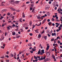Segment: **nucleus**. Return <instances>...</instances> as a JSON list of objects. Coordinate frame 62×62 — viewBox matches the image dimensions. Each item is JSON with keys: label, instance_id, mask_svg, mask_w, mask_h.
Here are the masks:
<instances>
[{"label": "nucleus", "instance_id": "nucleus-1", "mask_svg": "<svg viewBox=\"0 0 62 62\" xmlns=\"http://www.w3.org/2000/svg\"><path fill=\"white\" fill-rule=\"evenodd\" d=\"M50 8V6L49 5H47L46 6L45 9L46 10H48Z\"/></svg>", "mask_w": 62, "mask_h": 62}, {"label": "nucleus", "instance_id": "nucleus-2", "mask_svg": "<svg viewBox=\"0 0 62 62\" xmlns=\"http://www.w3.org/2000/svg\"><path fill=\"white\" fill-rule=\"evenodd\" d=\"M41 53H40V54L41 55H42L43 54H44L45 52H44V49H43L41 50Z\"/></svg>", "mask_w": 62, "mask_h": 62}, {"label": "nucleus", "instance_id": "nucleus-3", "mask_svg": "<svg viewBox=\"0 0 62 62\" xmlns=\"http://www.w3.org/2000/svg\"><path fill=\"white\" fill-rule=\"evenodd\" d=\"M10 9H11L12 10H14V11H16L15 9L13 8L12 7H10L9 8Z\"/></svg>", "mask_w": 62, "mask_h": 62}, {"label": "nucleus", "instance_id": "nucleus-4", "mask_svg": "<svg viewBox=\"0 0 62 62\" xmlns=\"http://www.w3.org/2000/svg\"><path fill=\"white\" fill-rule=\"evenodd\" d=\"M50 55V53L49 52H48L46 54V56L47 57H49Z\"/></svg>", "mask_w": 62, "mask_h": 62}, {"label": "nucleus", "instance_id": "nucleus-5", "mask_svg": "<svg viewBox=\"0 0 62 62\" xmlns=\"http://www.w3.org/2000/svg\"><path fill=\"white\" fill-rule=\"evenodd\" d=\"M41 37V35L39 33L38 35V38L39 39H40Z\"/></svg>", "mask_w": 62, "mask_h": 62}, {"label": "nucleus", "instance_id": "nucleus-6", "mask_svg": "<svg viewBox=\"0 0 62 62\" xmlns=\"http://www.w3.org/2000/svg\"><path fill=\"white\" fill-rule=\"evenodd\" d=\"M39 30L38 29H37L36 30H35V32L36 33H39Z\"/></svg>", "mask_w": 62, "mask_h": 62}, {"label": "nucleus", "instance_id": "nucleus-7", "mask_svg": "<svg viewBox=\"0 0 62 62\" xmlns=\"http://www.w3.org/2000/svg\"><path fill=\"white\" fill-rule=\"evenodd\" d=\"M10 3H11L12 4H14V1L13 0H12L10 1Z\"/></svg>", "mask_w": 62, "mask_h": 62}, {"label": "nucleus", "instance_id": "nucleus-8", "mask_svg": "<svg viewBox=\"0 0 62 62\" xmlns=\"http://www.w3.org/2000/svg\"><path fill=\"white\" fill-rule=\"evenodd\" d=\"M52 36H56V33H52Z\"/></svg>", "mask_w": 62, "mask_h": 62}, {"label": "nucleus", "instance_id": "nucleus-9", "mask_svg": "<svg viewBox=\"0 0 62 62\" xmlns=\"http://www.w3.org/2000/svg\"><path fill=\"white\" fill-rule=\"evenodd\" d=\"M47 48H46V50L47 51H48L49 49V48H50V46H47Z\"/></svg>", "mask_w": 62, "mask_h": 62}, {"label": "nucleus", "instance_id": "nucleus-10", "mask_svg": "<svg viewBox=\"0 0 62 62\" xmlns=\"http://www.w3.org/2000/svg\"><path fill=\"white\" fill-rule=\"evenodd\" d=\"M41 24V22L40 23V24L38 25L37 24H35V25L36 26V25H37V26H39Z\"/></svg>", "mask_w": 62, "mask_h": 62}, {"label": "nucleus", "instance_id": "nucleus-11", "mask_svg": "<svg viewBox=\"0 0 62 62\" xmlns=\"http://www.w3.org/2000/svg\"><path fill=\"white\" fill-rule=\"evenodd\" d=\"M1 38H2V40H3L4 39V35L2 34L1 35Z\"/></svg>", "mask_w": 62, "mask_h": 62}, {"label": "nucleus", "instance_id": "nucleus-12", "mask_svg": "<svg viewBox=\"0 0 62 62\" xmlns=\"http://www.w3.org/2000/svg\"><path fill=\"white\" fill-rule=\"evenodd\" d=\"M43 57L42 56L41 57V58H39L38 59V60H39L40 61V60H43Z\"/></svg>", "mask_w": 62, "mask_h": 62}, {"label": "nucleus", "instance_id": "nucleus-13", "mask_svg": "<svg viewBox=\"0 0 62 62\" xmlns=\"http://www.w3.org/2000/svg\"><path fill=\"white\" fill-rule=\"evenodd\" d=\"M57 11H58V13H59V14H60V12H61V11H60V9H58Z\"/></svg>", "mask_w": 62, "mask_h": 62}, {"label": "nucleus", "instance_id": "nucleus-14", "mask_svg": "<svg viewBox=\"0 0 62 62\" xmlns=\"http://www.w3.org/2000/svg\"><path fill=\"white\" fill-rule=\"evenodd\" d=\"M45 21H46V19H45L44 20H43L42 24H43L45 23Z\"/></svg>", "mask_w": 62, "mask_h": 62}, {"label": "nucleus", "instance_id": "nucleus-15", "mask_svg": "<svg viewBox=\"0 0 62 62\" xmlns=\"http://www.w3.org/2000/svg\"><path fill=\"white\" fill-rule=\"evenodd\" d=\"M7 11V9H5L2 10L1 12L2 13H3V12H4V11L5 12V11Z\"/></svg>", "mask_w": 62, "mask_h": 62}, {"label": "nucleus", "instance_id": "nucleus-16", "mask_svg": "<svg viewBox=\"0 0 62 62\" xmlns=\"http://www.w3.org/2000/svg\"><path fill=\"white\" fill-rule=\"evenodd\" d=\"M50 60V58H47L45 60V61H49Z\"/></svg>", "mask_w": 62, "mask_h": 62}, {"label": "nucleus", "instance_id": "nucleus-17", "mask_svg": "<svg viewBox=\"0 0 62 62\" xmlns=\"http://www.w3.org/2000/svg\"><path fill=\"white\" fill-rule=\"evenodd\" d=\"M40 16L39 15L37 16V18L38 19H40Z\"/></svg>", "mask_w": 62, "mask_h": 62}, {"label": "nucleus", "instance_id": "nucleus-18", "mask_svg": "<svg viewBox=\"0 0 62 62\" xmlns=\"http://www.w3.org/2000/svg\"><path fill=\"white\" fill-rule=\"evenodd\" d=\"M12 35L13 36H14V35H15V34H16V33H15V32H12Z\"/></svg>", "mask_w": 62, "mask_h": 62}, {"label": "nucleus", "instance_id": "nucleus-19", "mask_svg": "<svg viewBox=\"0 0 62 62\" xmlns=\"http://www.w3.org/2000/svg\"><path fill=\"white\" fill-rule=\"evenodd\" d=\"M54 56V54H53L52 55V56L53 57V59H55V56Z\"/></svg>", "mask_w": 62, "mask_h": 62}, {"label": "nucleus", "instance_id": "nucleus-20", "mask_svg": "<svg viewBox=\"0 0 62 62\" xmlns=\"http://www.w3.org/2000/svg\"><path fill=\"white\" fill-rule=\"evenodd\" d=\"M34 59H38V58L37 56H34Z\"/></svg>", "mask_w": 62, "mask_h": 62}, {"label": "nucleus", "instance_id": "nucleus-21", "mask_svg": "<svg viewBox=\"0 0 62 62\" xmlns=\"http://www.w3.org/2000/svg\"><path fill=\"white\" fill-rule=\"evenodd\" d=\"M23 18H25V15H24V13H23Z\"/></svg>", "mask_w": 62, "mask_h": 62}, {"label": "nucleus", "instance_id": "nucleus-22", "mask_svg": "<svg viewBox=\"0 0 62 62\" xmlns=\"http://www.w3.org/2000/svg\"><path fill=\"white\" fill-rule=\"evenodd\" d=\"M10 56L11 57H13L14 56V55L12 54H11L10 55Z\"/></svg>", "mask_w": 62, "mask_h": 62}, {"label": "nucleus", "instance_id": "nucleus-23", "mask_svg": "<svg viewBox=\"0 0 62 62\" xmlns=\"http://www.w3.org/2000/svg\"><path fill=\"white\" fill-rule=\"evenodd\" d=\"M30 25L31 26H32V21H31L29 22Z\"/></svg>", "mask_w": 62, "mask_h": 62}, {"label": "nucleus", "instance_id": "nucleus-24", "mask_svg": "<svg viewBox=\"0 0 62 62\" xmlns=\"http://www.w3.org/2000/svg\"><path fill=\"white\" fill-rule=\"evenodd\" d=\"M15 2H16V4H19V1H16Z\"/></svg>", "mask_w": 62, "mask_h": 62}, {"label": "nucleus", "instance_id": "nucleus-25", "mask_svg": "<svg viewBox=\"0 0 62 62\" xmlns=\"http://www.w3.org/2000/svg\"><path fill=\"white\" fill-rule=\"evenodd\" d=\"M40 54V50H39L38 53V54Z\"/></svg>", "mask_w": 62, "mask_h": 62}, {"label": "nucleus", "instance_id": "nucleus-26", "mask_svg": "<svg viewBox=\"0 0 62 62\" xmlns=\"http://www.w3.org/2000/svg\"><path fill=\"white\" fill-rule=\"evenodd\" d=\"M20 35L17 36H16V38H17V39H18L20 38Z\"/></svg>", "mask_w": 62, "mask_h": 62}, {"label": "nucleus", "instance_id": "nucleus-27", "mask_svg": "<svg viewBox=\"0 0 62 62\" xmlns=\"http://www.w3.org/2000/svg\"><path fill=\"white\" fill-rule=\"evenodd\" d=\"M28 46H30V47H31V46H32V45H31V44H28Z\"/></svg>", "mask_w": 62, "mask_h": 62}, {"label": "nucleus", "instance_id": "nucleus-28", "mask_svg": "<svg viewBox=\"0 0 62 62\" xmlns=\"http://www.w3.org/2000/svg\"><path fill=\"white\" fill-rule=\"evenodd\" d=\"M51 23H52L51 22H50L48 23V24L49 25H50L51 24Z\"/></svg>", "mask_w": 62, "mask_h": 62}, {"label": "nucleus", "instance_id": "nucleus-29", "mask_svg": "<svg viewBox=\"0 0 62 62\" xmlns=\"http://www.w3.org/2000/svg\"><path fill=\"white\" fill-rule=\"evenodd\" d=\"M19 20H20V22H21V23H22V18H21Z\"/></svg>", "mask_w": 62, "mask_h": 62}, {"label": "nucleus", "instance_id": "nucleus-30", "mask_svg": "<svg viewBox=\"0 0 62 62\" xmlns=\"http://www.w3.org/2000/svg\"><path fill=\"white\" fill-rule=\"evenodd\" d=\"M61 27L59 26V27H58V28L59 29V30H60H60H61Z\"/></svg>", "mask_w": 62, "mask_h": 62}, {"label": "nucleus", "instance_id": "nucleus-31", "mask_svg": "<svg viewBox=\"0 0 62 62\" xmlns=\"http://www.w3.org/2000/svg\"><path fill=\"white\" fill-rule=\"evenodd\" d=\"M55 24L56 25H60V24H59V23H55Z\"/></svg>", "mask_w": 62, "mask_h": 62}, {"label": "nucleus", "instance_id": "nucleus-32", "mask_svg": "<svg viewBox=\"0 0 62 62\" xmlns=\"http://www.w3.org/2000/svg\"><path fill=\"white\" fill-rule=\"evenodd\" d=\"M44 39H45V40H46L47 39V36H45L44 37Z\"/></svg>", "mask_w": 62, "mask_h": 62}, {"label": "nucleus", "instance_id": "nucleus-33", "mask_svg": "<svg viewBox=\"0 0 62 62\" xmlns=\"http://www.w3.org/2000/svg\"><path fill=\"white\" fill-rule=\"evenodd\" d=\"M54 38H53L51 39V41H54Z\"/></svg>", "mask_w": 62, "mask_h": 62}, {"label": "nucleus", "instance_id": "nucleus-34", "mask_svg": "<svg viewBox=\"0 0 62 62\" xmlns=\"http://www.w3.org/2000/svg\"><path fill=\"white\" fill-rule=\"evenodd\" d=\"M3 18H4V17H3V16H1V18H0V20H2V19H3Z\"/></svg>", "mask_w": 62, "mask_h": 62}, {"label": "nucleus", "instance_id": "nucleus-35", "mask_svg": "<svg viewBox=\"0 0 62 62\" xmlns=\"http://www.w3.org/2000/svg\"><path fill=\"white\" fill-rule=\"evenodd\" d=\"M7 30H9L10 29V28L8 26L7 27Z\"/></svg>", "mask_w": 62, "mask_h": 62}, {"label": "nucleus", "instance_id": "nucleus-36", "mask_svg": "<svg viewBox=\"0 0 62 62\" xmlns=\"http://www.w3.org/2000/svg\"><path fill=\"white\" fill-rule=\"evenodd\" d=\"M32 50L33 51H36V49H34V48H32Z\"/></svg>", "mask_w": 62, "mask_h": 62}, {"label": "nucleus", "instance_id": "nucleus-37", "mask_svg": "<svg viewBox=\"0 0 62 62\" xmlns=\"http://www.w3.org/2000/svg\"><path fill=\"white\" fill-rule=\"evenodd\" d=\"M9 52L8 51H7L6 52V53L7 54H9Z\"/></svg>", "mask_w": 62, "mask_h": 62}, {"label": "nucleus", "instance_id": "nucleus-38", "mask_svg": "<svg viewBox=\"0 0 62 62\" xmlns=\"http://www.w3.org/2000/svg\"><path fill=\"white\" fill-rule=\"evenodd\" d=\"M30 10L31 11L32 10V9H33V8H32V7H31L30 8Z\"/></svg>", "mask_w": 62, "mask_h": 62}, {"label": "nucleus", "instance_id": "nucleus-39", "mask_svg": "<svg viewBox=\"0 0 62 62\" xmlns=\"http://www.w3.org/2000/svg\"><path fill=\"white\" fill-rule=\"evenodd\" d=\"M32 26L33 27L32 28H34L35 27V25H34V24H33L32 25Z\"/></svg>", "mask_w": 62, "mask_h": 62}, {"label": "nucleus", "instance_id": "nucleus-40", "mask_svg": "<svg viewBox=\"0 0 62 62\" xmlns=\"http://www.w3.org/2000/svg\"><path fill=\"white\" fill-rule=\"evenodd\" d=\"M7 15H8V16H9L10 15V14L9 13H8L7 14Z\"/></svg>", "mask_w": 62, "mask_h": 62}, {"label": "nucleus", "instance_id": "nucleus-41", "mask_svg": "<svg viewBox=\"0 0 62 62\" xmlns=\"http://www.w3.org/2000/svg\"><path fill=\"white\" fill-rule=\"evenodd\" d=\"M47 14L48 16H50V13H47Z\"/></svg>", "mask_w": 62, "mask_h": 62}, {"label": "nucleus", "instance_id": "nucleus-42", "mask_svg": "<svg viewBox=\"0 0 62 62\" xmlns=\"http://www.w3.org/2000/svg\"><path fill=\"white\" fill-rule=\"evenodd\" d=\"M0 58H2V59H3L5 58V57H4V56H3L0 57Z\"/></svg>", "mask_w": 62, "mask_h": 62}, {"label": "nucleus", "instance_id": "nucleus-43", "mask_svg": "<svg viewBox=\"0 0 62 62\" xmlns=\"http://www.w3.org/2000/svg\"><path fill=\"white\" fill-rule=\"evenodd\" d=\"M29 3H30V2L29 1L27 2H26V4H29Z\"/></svg>", "mask_w": 62, "mask_h": 62}, {"label": "nucleus", "instance_id": "nucleus-44", "mask_svg": "<svg viewBox=\"0 0 62 62\" xmlns=\"http://www.w3.org/2000/svg\"><path fill=\"white\" fill-rule=\"evenodd\" d=\"M34 6V3L31 5V7H33Z\"/></svg>", "mask_w": 62, "mask_h": 62}, {"label": "nucleus", "instance_id": "nucleus-45", "mask_svg": "<svg viewBox=\"0 0 62 62\" xmlns=\"http://www.w3.org/2000/svg\"><path fill=\"white\" fill-rule=\"evenodd\" d=\"M34 11H35V9H33L32 11V12H34Z\"/></svg>", "mask_w": 62, "mask_h": 62}, {"label": "nucleus", "instance_id": "nucleus-46", "mask_svg": "<svg viewBox=\"0 0 62 62\" xmlns=\"http://www.w3.org/2000/svg\"><path fill=\"white\" fill-rule=\"evenodd\" d=\"M46 33H47V34H49V33H50V32H49V31H46Z\"/></svg>", "mask_w": 62, "mask_h": 62}, {"label": "nucleus", "instance_id": "nucleus-47", "mask_svg": "<svg viewBox=\"0 0 62 62\" xmlns=\"http://www.w3.org/2000/svg\"><path fill=\"white\" fill-rule=\"evenodd\" d=\"M5 3V2H3L2 4H1V5H2V6H3V5H4V3Z\"/></svg>", "mask_w": 62, "mask_h": 62}, {"label": "nucleus", "instance_id": "nucleus-48", "mask_svg": "<svg viewBox=\"0 0 62 62\" xmlns=\"http://www.w3.org/2000/svg\"><path fill=\"white\" fill-rule=\"evenodd\" d=\"M5 56L6 57H7V58H8V57H9V56H8V55H6Z\"/></svg>", "mask_w": 62, "mask_h": 62}, {"label": "nucleus", "instance_id": "nucleus-49", "mask_svg": "<svg viewBox=\"0 0 62 62\" xmlns=\"http://www.w3.org/2000/svg\"><path fill=\"white\" fill-rule=\"evenodd\" d=\"M47 21L48 22H49L50 21V19H48L47 20Z\"/></svg>", "mask_w": 62, "mask_h": 62}, {"label": "nucleus", "instance_id": "nucleus-50", "mask_svg": "<svg viewBox=\"0 0 62 62\" xmlns=\"http://www.w3.org/2000/svg\"><path fill=\"white\" fill-rule=\"evenodd\" d=\"M41 19L42 20H43V17L41 16Z\"/></svg>", "mask_w": 62, "mask_h": 62}, {"label": "nucleus", "instance_id": "nucleus-51", "mask_svg": "<svg viewBox=\"0 0 62 62\" xmlns=\"http://www.w3.org/2000/svg\"><path fill=\"white\" fill-rule=\"evenodd\" d=\"M47 36H48L49 37H50L51 36L49 34H47Z\"/></svg>", "mask_w": 62, "mask_h": 62}, {"label": "nucleus", "instance_id": "nucleus-52", "mask_svg": "<svg viewBox=\"0 0 62 62\" xmlns=\"http://www.w3.org/2000/svg\"><path fill=\"white\" fill-rule=\"evenodd\" d=\"M5 46H6V45L5 44H3V47H5Z\"/></svg>", "mask_w": 62, "mask_h": 62}, {"label": "nucleus", "instance_id": "nucleus-53", "mask_svg": "<svg viewBox=\"0 0 62 62\" xmlns=\"http://www.w3.org/2000/svg\"><path fill=\"white\" fill-rule=\"evenodd\" d=\"M41 46H42V45H41V44H39V47H41Z\"/></svg>", "mask_w": 62, "mask_h": 62}, {"label": "nucleus", "instance_id": "nucleus-54", "mask_svg": "<svg viewBox=\"0 0 62 62\" xmlns=\"http://www.w3.org/2000/svg\"><path fill=\"white\" fill-rule=\"evenodd\" d=\"M30 53H31V54H33V51H31Z\"/></svg>", "mask_w": 62, "mask_h": 62}, {"label": "nucleus", "instance_id": "nucleus-55", "mask_svg": "<svg viewBox=\"0 0 62 62\" xmlns=\"http://www.w3.org/2000/svg\"><path fill=\"white\" fill-rule=\"evenodd\" d=\"M48 3L49 4H51L52 3V2L51 1H49V2Z\"/></svg>", "mask_w": 62, "mask_h": 62}, {"label": "nucleus", "instance_id": "nucleus-56", "mask_svg": "<svg viewBox=\"0 0 62 62\" xmlns=\"http://www.w3.org/2000/svg\"><path fill=\"white\" fill-rule=\"evenodd\" d=\"M46 57H44L43 58V59L44 60H45V58Z\"/></svg>", "mask_w": 62, "mask_h": 62}, {"label": "nucleus", "instance_id": "nucleus-57", "mask_svg": "<svg viewBox=\"0 0 62 62\" xmlns=\"http://www.w3.org/2000/svg\"><path fill=\"white\" fill-rule=\"evenodd\" d=\"M56 31L57 32H59V30L58 29H57L56 30Z\"/></svg>", "mask_w": 62, "mask_h": 62}, {"label": "nucleus", "instance_id": "nucleus-58", "mask_svg": "<svg viewBox=\"0 0 62 62\" xmlns=\"http://www.w3.org/2000/svg\"><path fill=\"white\" fill-rule=\"evenodd\" d=\"M52 21H54V18H52Z\"/></svg>", "mask_w": 62, "mask_h": 62}, {"label": "nucleus", "instance_id": "nucleus-59", "mask_svg": "<svg viewBox=\"0 0 62 62\" xmlns=\"http://www.w3.org/2000/svg\"><path fill=\"white\" fill-rule=\"evenodd\" d=\"M4 25H5V24H2V27H3V26H4Z\"/></svg>", "mask_w": 62, "mask_h": 62}, {"label": "nucleus", "instance_id": "nucleus-60", "mask_svg": "<svg viewBox=\"0 0 62 62\" xmlns=\"http://www.w3.org/2000/svg\"><path fill=\"white\" fill-rule=\"evenodd\" d=\"M37 58H40V56H37Z\"/></svg>", "mask_w": 62, "mask_h": 62}, {"label": "nucleus", "instance_id": "nucleus-61", "mask_svg": "<svg viewBox=\"0 0 62 62\" xmlns=\"http://www.w3.org/2000/svg\"><path fill=\"white\" fill-rule=\"evenodd\" d=\"M60 21H61L62 22H61V23L62 24V19H60Z\"/></svg>", "mask_w": 62, "mask_h": 62}, {"label": "nucleus", "instance_id": "nucleus-62", "mask_svg": "<svg viewBox=\"0 0 62 62\" xmlns=\"http://www.w3.org/2000/svg\"><path fill=\"white\" fill-rule=\"evenodd\" d=\"M16 12H20V11L19 10H16Z\"/></svg>", "mask_w": 62, "mask_h": 62}, {"label": "nucleus", "instance_id": "nucleus-63", "mask_svg": "<svg viewBox=\"0 0 62 62\" xmlns=\"http://www.w3.org/2000/svg\"><path fill=\"white\" fill-rule=\"evenodd\" d=\"M6 61L8 62H9V60H6Z\"/></svg>", "mask_w": 62, "mask_h": 62}, {"label": "nucleus", "instance_id": "nucleus-64", "mask_svg": "<svg viewBox=\"0 0 62 62\" xmlns=\"http://www.w3.org/2000/svg\"><path fill=\"white\" fill-rule=\"evenodd\" d=\"M58 43H60V41H58Z\"/></svg>", "mask_w": 62, "mask_h": 62}]
</instances>
